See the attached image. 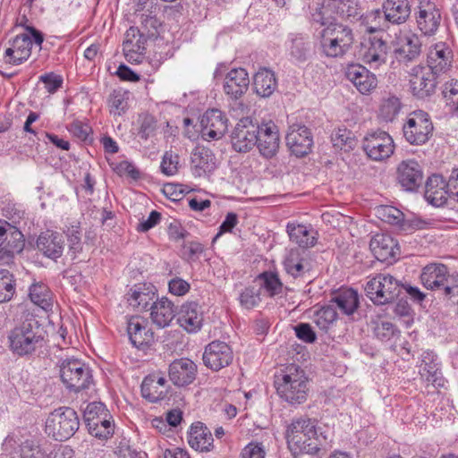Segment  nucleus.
Here are the masks:
<instances>
[{
    "label": "nucleus",
    "instance_id": "nucleus-18",
    "mask_svg": "<svg viewBox=\"0 0 458 458\" xmlns=\"http://www.w3.org/2000/svg\"><path fill=\"white\" fill-rule=\"evenodd\" d=\"M285 140L292 154L298 157L308 155L313 146V138L310 129L301 124L290 126Z\"/></svg>",
    "mask_w": 458,
    "mask_h": 458
},
{
    "label": "nucleus",
    "instance_id": "nucleus-20",
    "mask_svg": "<svg viewBox=\"0 0 458 458\" xmlns=\"http://www.w3.org/2000/svg\"><path fill=\"white\" fill-rule=\"evenodd\" d=\"M425 199L429 204L437 208L448 205L453 200L447 183L442 175L433 174L427 179Z\"/></svg>",
    "mask_w": 458,
    "mask_h": 458
},
{
    "label": "nucleus",
    "instance_id": "nucleus-38",
    "mask_svg": "<svg viewBox=\"0 0 458 458\" xmlns=\"http://www.w3.org/2000/svg\"><path fill=\"white\" fill-rule=\"evenodd\" d=\"M123 51L129 62H141V55L145 50L142 36L139 30L131 27L126 32V38L123 41Z\"/></svg>",
    "mask_w": 458,
    "mask_h": 458
},
{
    "label": "nucleus",
    "instance_id": "nucleus-1",
    "mask_svg": "<svg viewBox=\"0 0 458 458\" xmlns=\"http://www.w3.org/2000/svg\"><path fill=\"white\" fill-rule=\"evenodd\" d=\"M307 383L304 371L295 364L287 366L275 379L278 395L291 405L301 404L307 400Z\"/></svg>",
    "mask_w": 458,
    "mask_h": 458
},
{
    "label": "nucleus",
    "instance_id": "nucleus-41",
    "mask_svg": "<svg viewBox=\"0 0 458 458\" xmlns=\"http://www.w3.org/2000/svg\"><path fill=\"white\" fill-rule=\"evenodd\" d=\"M253 84L256 93L263 98L270 97L276 89L274 72L265 68L255 74Z\"/></svg>",
    "mask_w": 458,
    "mask_h": 458
},
{
    "label": "nucleus",
    "instance_id": "nucleus-28",
    "mask_svg": "<svg viewBox=\"0 0 458 458\" xmlns=\"http://www.w3.org/2000/svg\"><path fill=\"white\" fill-rule=\"evenodd\" d=\"M127 333L133 346L144 348L154 343V333L140 317H132L127 323Z\"/></svg>",
    "mask_w": 458,
    "mask_h": 458
},
{
    "label": "nucleus",
    "instance_id": "nucleus-61",
    "mask_svg": "<svg viewBox=\"0 0 458 458\" xmlns=\"http://www.w3.org/2000/svg\"><path fill=\"white\" fill-rule=\"evenodd\" d=\"M69 131L79 140H87L91 131V128L81 121H74L70 124Z\"/></svg>",
    "mask_w": 458,
    "mask_h": 458
},
{
    "label": "nucleus",
    "instance_id": "nucleus-10",
    "mask_svg": "<svg viewBox=\"0 0 458 458\" xmlns=\"http://www.w3.org/2000/svg\"><path fill=\"white\" fill-rule=\"evenodd\" d=\"M317 436V430L310 419L300 418L293 420L287 428L286 439L291 453L294 455L301 454L305 450L304 441L310 440V437Z\"/></svg>",
    "mask_w": 458,
    "mask_h": 458
},
{
    "label": "nucleus",
    "instance_id": "nucleus-13",
    "mask_svg": "<svg viewBox=\"0 0 458 458\" xmlns=\"http://www.w3.org/2000/svg\"><path fill=\"white\" fill-rule=\"evenodd\" d=\"M202 359L206 367L218 371L233 362V352L226 343L216 340L205 347Z\"/></svg>",
    "mask_w": 458,
    "mask_h": 458
},
{
    "label": "nucleus",
    "instance_id": "nucleus-53",
    "mask_svg": "<svg viewBox=\"0 0 458 458\" xmlns=\"http://www.w3.org/2000/svg\"><path fill=\"white\" fill-rule=\"evenodd\" d=\"M49 449L30 441H25L21 446V458H48Z\"/></svg>",
    "mask_w": 458,
    "mask_h": 458
},
{
    "label": "nucleus",
    "instance_id": "nucleus-9",
    "mask_svg": "<svg viewBox=\"0 0 458 458\" xmlns=\"http://www.w3.org/2000/svg\"><path fill=\"white\" fill-rule=\"evenodd\" d=\"M259 125L250 117L242 118L231 133L233 148L239 153H247L257 144Z\"/></svg>",
    "mask_w": 458,
    "mask_h": 458
},
{
    "label": "nucleus",
    "instance_id": "nucleus-55",
    "mask_svg": "<svg viewBox=\"0 0 458 458\" xmlns=\"http://www.w3.org/2000/svg\"><path fill=\"white\" fill-rule=\"evenodd\" d=\"M67 239L69 242V252L72 253V259L82 250L81 240V231L78 226H72L67 230Z\"/></svg>",
    "mask_w": 458,
    "mask_h": 458
},
{
    "label": "nucleus",
    "instance_id": "nucleus-60",
    "mask_svg": "<svg viewBox=\"0 0 458 458\" xmlns=\"http://www.w3.org/2000/svg\"><path fill=\"white\" fill-rule=\"evenodd\" d=\"M296 336L309 344L314 343L317 339L316 334L310 324L300 323L295 327Z\"/></svg>",
    "mask_w": 458,
    "mask_h": 458
},
{
    "label": "nucleus",
    "instance_id": "nucleus-26",
    "mask_svg": "<svg viewBox=\"0 0 458 458\" xmlns=\"http://www.w3.org/2000/svg\"><path fill=\"white\" fill-rule=\"evenodd\" d=\"M197 366L190 359L182 358L169 365L168 375L174 385L183 386L191 384L196 377Z\"/></svg>",
    "mask_w": 458,
    "mask_h": 458
},
{
    "label": "nucleus",
    "instance_id": "nucleus-62",
    "mask_svg": "<svg viewBox=\"0 0 458 458\" xmlns=\"http://www.w3.org/2000/svg\"><path fill=\"white\" fill-rule=\"evenodd\" d=\"M40 81L45 84V87L49 93L55 92L63 84L61 76L54 73H47L40 77Z\"/></svg>",
    "mask_w": 458,
    "mask_h": 458
},
{
    "label": "nucleus",
    "instance_id": "nucleus-6",
    "mask_svg": "<svg viewBox=\"0 0 458 458\" xmlns=\"http://www.w3.org/2000/svg\"><path fill=\"white\" fill-rule=\"evenodd\" d=\"M402 286L393 276L377 274L365 285L367 296L377 305L392 302L400 295Z\"/></svg>",
    "mask_w": 458,
    "mask_h": 458
},
{
    "label": "nucleus",
    "instance_id": "nucleus-57",
    "mask_svg": "<svg viewBox=\"0 0 458 458\" xmlns=\"http://www.w3.org/2000/svg\"><path fill=\"white\" fill-rule=\"evenodd\" d=\"M394 331L395 327L388 321L377 322L374 327L376 336L382 341L389 340L394 336Z\"/></svg>",
    "mask_w": 458,
    "mask_h": 458
},
{
    "label": "nucleus",
    "instance_id": "nucleus-30",
    "mask_svg": "<svg viewBox=\"0 0 458 458\" xmlns=\"http://www.w3.org/2000/svg\"><path fill=\"white\" fill-rule=\"evenodd\" d=\"M178 323L189 333H195L201 328L203 315L197 302L191 301L182 305L178 312Z\"/></svg>",
    "mask_w": 458,
    "mask_h": 458
},
{
    "label": "nucleus",
    "instance_id": "nucleus-50",
    "mask_svg": "<svg viewBox=\"0 0 458 458\" xmlns=\"http://www.w3.org/2000/svg\"><path fill=\"white\" fill-rule=\"evenodd\" d=\"M378 217L384 222L396 225L400 230L404 223V214L393 206H381L377 208Z\"/></svg>",
    "mask_w": 458,
    "mask_h": 458
},
{
    "label": "nucleus",
    "instance_id": "nucleus-22",
    "mask_svg": "<svg viewBox=\"0 0 458 458\" xmlns=\"http://www.w3.org/2000/svg\"><path fill=\"white\" fill-rule=\"evenodd\" d=\"M24 245L22 233L13 225L0 241V262L9 264L16 254L22 251Z\"/></svg>",
    "mask_w": 458,
    "mask_h": 458
},
{
    "label": "nucleus",
    "instance_id": "nucleus-3",
    "mask_svg": "<svg viewBox=\"0 0 458 458\" xmlns=\"http://www.w3.org/2000/svg\"><path fill=\"white\" fill-rule=\"evenodd\" d=\"M320 38L322 52L327 56L334 58L344 56L354 42L352 29L337 22L324 28Z\"/></svg>",
    "mask_w": 458,
    "mask_h": 458
},
{
    "label": "nucleus",
    "instance_id": "nucleus-11",
    "mask_svg": "<svg viewBox=\"0 0 458 458\" xmlns=\"http://www.w3.org/2000/svg\"><path fill=\"white\" fill-rule=\"evenodd\" d=\"M394 148L392 137L381 130L369 132L362 142V148L375 161L388 158L394 153Z\"/></svg>",
    "mask_w": 458,
    "mask_h": 458
},
{
    "label": "nucleus",
    "instance_id": "nucleus-52",
    "mask_svg": "<svg viewBox=\"0 0 458 458\" xmlns=\"http://www.w3.org/2000/svg\"><path fill=\"white\" fill-rule=\"evenodd\" d=\"M310 52V42L302 37H295L292 40L291 55L297 61H305Z\"/></svg>",
    "mask_w": 458,
    "mask_h": 458
},
{
    "label": "nucleus",
    "instance_id": "nucleus-4",
    "mask_svg": "<svg viewBox=\"0 0 458 458\" xmlns=\"http://www.w3.org/2000/svg\"><path fill=\"white\" fill-rule=\"evenodd\" d=\"M77 412L70 407H60L52 411L46 420V433L57 441L69 439L79 429Z\"/></svg>",
    "mask_w": 458,
    "mask_h": 458
},
{
    "label": "nucleus",
    "instance_id": "nucleus-7",
    "mask_svg": "<svg viewBox=\"0 0 458 458\" xmlns=\"http://www.w3.org/2000/svg\"><path fill=\"white\" fill-rule=\"evenodd\" d=\"M43 34L33 27H27L26 32L15 37L12 46L5 50V63L14 65L26 61L31 54V47L34 43L41 49Z\"/></svg>",
    "mask_w": 458,
    "mask_h": 458
},
{
    "label": "nucleus",
    "instance_id": "nucleus-31",
    "mask_svg": "<svg viewBox=\"0 0 458 458\" xmlns=\"http://www.w3.org/2000/svg\"><path fill=\"white\" fill-rule=\"evenodd\" d=\"M382 9L386 21L395 25L404 23L411 15L409 0H385Z\"/></svg>",
    "mask_w": 458,
    "mask_h": 458
},
{
    "label": "nucleus",
    "instance_id": "nucleus-15",
    "mask_svg": "<svg viewBox=\"0 0 458 458\" xmlns=\"http://www.w3.org/2000/svg\"><path fill=\"white\" fill-rule=\"evenodd\" d=\"M284 267L286 273L295 279H311L312 262L305 250L291 249L284 261Z\"/></svg>",
    "mask_w": 458,
    "mask_h": 458
},
{
    "label": "nucleus",
    "instance_id": "nucleus-23",
    "mask_svg": "<svg viewBox=\"0 0 458 458\" xmlns=\"http://www.w3.org/2000/svg\"><path fill=\"white\" fill-rule=\"evenodd\" d=\"M345 76L361 94L370 92L377 84V77L359 64H349L345 70Z\"/></svg>",
    "mask_w": 458,
    "mask_h": 458
},
{
    "label": "nucleus",
    "instance_id": "nucleus-19",
    "mask_svg": "<svg viewBox=\"0 0 458 458\" xmlns=\"http://www.w3.org/2000/svg\"><path fill=\"white\" fill-rule=\"evenodd\" d=\"M396 174L398 183L406 191H415L422 184L423 173L415 160L402 161L397 167Z\"/></svg>",
    "mask_w": 458,
    "mask_h": 458
},
{
    "label": "nucleus",
    "instance_id": "nucleus-43",
    "mask_svg": "<svg viewBox=\"0 0 458 458\" xmlns=\"http://www.w3.org/2000/svg\"><path fill=\"white\" fill-rule=\"evenodd\" d=\"M130 92L123 89H114L108 97L110 113L114 115H122L128 107Z\"/></svg>",
    "mask_w": 458,
    "mask_h": 458
},
{
    "label": "nucleus",
    "instance_id": "nucleus-8",
    "mask_svg": "<svg viewBox=\"0 0 458 458\" xmlns=\"http://www.w3.org/2000/svg\"><path fill=\"white\" fill-rule=\"evenodd\" d=\"M433 131V123L428 113L417 110L409 114L403 126L405 140L411 145L426 143Z\"/></svg>",
    "mask_w": 458,
    "mask_h": 458
},
{
    "label": "nucleus",
    "instance_id": "nucleus-12",
    "mask_svg": "<svg viewBox=\"0 0 458 458\" xmlns=\"http://www.w3.org/2000/svg\"><path fill=\"white\" fill-rule=\"evenodd\" d=\"M200 134L205 140H220L228 130V119L218 109L207 110L200 119Z\"/></svg>",
    "mask_w": 458,
    "mask_h": 458
},
{
    "label": "nucleus",
    "instance_id": "nucleus-16",
    "mask_svg": "<svg viewBox=\"0 0 458 458\" xmlns=\"http://www.w3.org/2000/svg\"><path fill=\"white\" fill-rule=\"evenodd\" d=\"M387 50L388 47L386 41L373 37L361 43L359 55L364 64L376 70L386 64Z\"/></svg>",
    "mask_w": 458,
    "mask_h": 458
},
{
    "label": "nucleus",
    "instance_id": "nucleus-64",
    "mask_svg": "<svg viewBox=\"0 0 458 458\" xmlns=\"http://www.w3.org/2000/svg\"><path fill=\"white\" fill-rule=\"evenodd\" d=\"M265 452L262 447L256 444H249L242 450L241 458H264Z\"/></svg>",
    "mask_w": 458,
    "mask_h": 458
},
{
    "label": "nucleus",
    "instance_id": "nucleus-35",
    "mask_svg": "<svg viewBox=\"0 0 458 458\" xmlns=\"http://www.w3.org/2000/svg\"><path fill=\"white\" fill-rule=\"evenodd\" d=\"M150 318L158 327L169 326L175 317L176 309L173 302L167 298L156 300L150 306Z\"/></svg>",
    "mask_w": 458,
    "mask_h": 458
},
{
    "label": "nucleus",
    "instance_id": "nucleus-17",
    "mask_svg": "<svg viewBox=\"0 0 458 458\" xmlns=\"http://www.w3.org/2000/svg\"><path fill=\"white\" fill-rule=\"evenodd\" d=\"M416 14L418 29L425 36L434 35L441 22V13L430 0H420Z\"/></svg>",
    "mask_w": 458,
    "mask_h": 458
},
{
    "label": "nucleus",
    "instance_id": "nucleus-32",
    "mask_svg": "<svg viewBox=\"0 0 458 458\" xmlns=\"http://www.w3.org/2000/svg\"><path fill=\"white\" fill-rule=\"evenodd\" d=\"M420 377L436 387L444 386V378L437 362V357L432 352H424L420 365Z\"/></svg>",
    "mask_w": 458,
    "mask_h": 458
},
{
    "label": "nucleus",
    "instance_id": "nucleus-24",
    "mask_svg": "<svg viewBox=\"0 0 458 458\" xmlns=\"http://www.w3.org/2000/svg\"><path fill=\"white\" fill-rule=\"evenodd\" d=\"M191 170L195 176L201 177L212 173L216 167V158L211 149L198 145L191 156Z\"/></svg>",
    "mask_w": 458,
    "mask_h": 458
},
{
    "label": "nucleus",
    "instance_id": "nucleus-27",
    "mask_svg": "<svg viewBox=\"0 0 458 458\" xmlns=\"http://www.w3.org/2000/svg\"><path fill=\"white\" fill-rule=\"evenodd\" d=\"M36 244L38 250L44 256L56 260L63 254L64 249V238L57 232L47 230L40 233Z\"/></svg>",
    "mask_w": 458,
    "mask_h": 458
},
{
    "label": "nucleus",
    "instance_id": "nucleus-47",
    "mask_svg": "<svg viewBox=\"0 0 458 458\" xmlns=\"http://www.w3.org/2000/svg\"><path fill=\"white\" fill-rule=\"evenodd\" d=\"M167 389H162L154 383L152 377H146L141 384L142 397L150 403H157L166 396Z\"/></svg>",
    "mask_w": 458,
    "mask_h": 458
},
{
    "label": "nucleus",
    "instance_id": "nucleus-54",
    "mask_svg": "<svg viewBox=\"0 0 458 458\" xmlns=\"http://www.w3.org/2000/svg\"><path fill=\"white\" fill-rule=\"evenodd\" d=\"M260 301V289L255 286L245 288L240 295V302L246 309L254 308Z\"/></svg>",
    "mask_w": 458,
    "mask_h": 458
},
{
    "label": "nucleus",
    "instance_id": "nucleus-36",
    "mask_svg": "<svg viewBox=\"0 0 458 458\" xmlns=\"http://www.w3.org/2000/svg\"><path fill=\"white\" fill-rule=\"evenodd\" d=\"M370 250L375 257L380 260H386L394 258L399 250L395 241L387 234H376L369 242Z\"/></svg>",
    "mask_w": 458,
    "mask_h": 458
},
{
    "label": "nucleus",
    "instance_id": "nucleus-33",
    "mask_svg": "<svg viewBox=\"0 0 458 458\" xmlns=\"http://www.w3.org/2000/svg\"><path fill=\"white\" fill-rule=\"evenodd\" d=\"M422 284L430 290H438L448 281V270L443 264H428L420 275Z\"/></svg>",
    "mask_w": 458,
    "mask_h": 458
},
{
    "label": "nucleus",
    "instance_id": "nucleus-58",
    "mask_svg": "<svg viewBox=\"0 0 458 458\" xmlns=\"http://www.w3.org/2000/svg\"><path fill=\"white\" fill-rule=\"evenodd\" d=\"M337 9L342 15L347 18H355L360 16V12L358 7V3L355 0H341Z\"/></svg>",
    "mask_w": 458,
    "mask_h": 458
},
{
    "label": "nucleus",
    "instance_id": "nucleus-40",
    "mask_svg": "<svg viewBox=\"0 0 458 458\" xmlns=\"http://www.w3.org/2000/svg\"><path fill=\"white\" fill-rule=\"evenodd\" d=\"M331 303H335L341 312L352 316L359 307V295L353 289H344L332 297Z\"/></svg>",
    "mask_w": 458,
    "mask_h": 458
},
{
    "label": "nucleus",
    "instance_id": "nucleus-42",
    "mask_svg": "<svg viewBox=\"0 0 458 458\" xmlns=\"http://www.w3.org/2000/svg\"><path fill=\"white\" fill-rule=\"evenodd\" d=\"M30 298L33 303L45 310L52 307V294L43 283L33 284L30 288Z\"/></svg>",
    "mask_w": 458,
    "mask_h": 458
},
{
    "label": "nucleus",
    "instance_id": "nucleus-34",
    "mask_svg": "<svg viewBox=\"0 0 458 458\" xmlns=\"http://www.w3.org/2000/svg\"><path fill=\"white\" fill-rule=\"evenodd\" d=\"M421 52V41L416 34H410L401 41L399 47L394 50V56L399 63L408 64L415 61Z\"/></svg>",
    "mask_w": 458,
    "mask_h": 458
},
{
    "label": "nucleus",
    "instance_id": "nucleus-49",
    "mask_svg": "<svg viewBox=\"0 0 458 458\" xmlns=\"http://www.w3.org/2000/svg\"><path fill=\"white\" fill-rule=\"evenodd\" d=\"M139 136L147 140L155 136L157 130V121L156 117L148 113H142L139 115Z\"/></svg>",
    "mask_w": 458,
    "mask_h": 458
},
{
    "label": "nucleus",
    "instance_id": "nucleus-46",
    "mask_svg": "<svg viewBox=\"0 0 458 458\" xmlns=\"http://www.w3.org/2000/svg\"><path fill=\"white\" fill-rule=\"evenodd\" d=\"M310 19L313 22L318 23L324 28L333 25L334 18L327 14L328 10H326L324 4L321 0H312L309 4Z\"/></svg>",
    "mask_w": 458,
    "mask_h": 458
},
{
    "label": "nucleus",
    "instance_id": "nucleus-25",
    "mask_svg": "<svg viewBox=\"0 0 458 458\" xmlns=\"http://www.w3.org/2000/svg\"><path fill=\"white\" fill-rule=\"evenodd\" d=\"M250 79L243 68L233 69L224 80V91L232 99L241 98L248 90Z\"/></svg>",
    "mask_w": 458,
    "mask_h": 458
},
{
    "label": "nucleus",
    "instance_id": "nucleus-14",
    "mask_svg": "<svg viewBox=\"0 0 458 458\" xmlns=\"http://www.w3.org/2000/svg\"><path fill=\"white\" fill-rule=\"evenodd\" d=\"M410 76V89L414 97L424 99L435 92L437 78L430 69L421 65L415 66Z\"/></svg>",
    "mask_w": 458,
    "mask_h": 458
},
{
    "label": "nucleus",
    "instance_id": "nucleus-44",
    "mask_svg": "<svg viewBox=\"0 0 458 458\" xmlns=\"http://www.w3.org/2000/svg\"><path fill=\"white\" fill-rule=\"evenodd\" d=\"M15 290L13 275L7 269H0V303L11 301L15 294Z\"/></svg>",
    "mask_w": 458,
    "mask_h": 458
},
{
    "label": "nucleus",
    "instance_id": "nucleus-39",
    "mask_svg": "<svg viewBox=\"0 0 458 458\" xmlns=\"http://www.w3.org/2000/svg\"><path fill=\"white\" fill-rule=\"evenodd\" d=\"M189 445L197 451L208 452L213 444L210 431L201 422L191 425L188 437Z\"/></svg>",
    "mask_w": 458,
    "mask_h": 458
},
{
    "label": "nucleus",
    "instance_id": "nucleus-21",
    "mask_svg": "<svg viewBox=\"0 0 458 458\" xmlns=\"http://www.w3.org/2000/svg\"><path fill=\"white\" fill-rule=\"evenodd\" d=\"M280 138L277 126L269 122L259 125L257 147L261 156L266 158L273 157L278 151Z\"/></svg>",
    "mask_w": 458,
    "mask_h": 458
},
{
    "label": "nucleus",
    "instance_id": "nucleus-45",
    "mask_svg": "<svg viewBox=\"0 0 458 458\" xmlns=\"http://www.w3.org/2000/svg\"><path fill=\"white\" fill-rule=\"evenodd\" d=\"M335 308L329 304L315 311L313 321L323 331H327L336 320Z\"/></svg>",
    "mask_w": 458,
    "mask_h": 458
},
{
    "label": "nucleus",
    "instance_id": "nucleus-5",
    "mask_svg": "<svg viewBox=\"0 0 458 458\" xmlns=\"http://www.w3.org/2000/svg\"><path fill=\"white\" fill-rule=\"evenodd\" d=\"M59 372L63 384L70 391L78 393L89 388L93 382L89 367L79 359L62 360L59 364Z\"/></svg>",
    "mask_w": 458,
    "mask_h": 458
},
{
    "label": "nucleus",
    "instance_id": "nucleus-63",
    "mask_svg": "<svg viewBox=\"0 0 458 458\" xmlns=\"http://www.w3.org/2000/svg\"><path fill=\"white\" fill-rule=\"evenodd\" d=\"M168 286L169 292L176 296L184 295L190 290V284L179 277L170 280Z\"/></svg>",
    "mask_w": 458,
    "mask_h": 458
},
{
    "label": "nucleus",
    "instance_id": "nucleus-56",
    "mask_svg": "<svg viewBox=\"0 0 458 458\" xmlns=\"http://www.w3.org/2000/svg\"><path fill=\"white\" fill-rule=\"evenodd\" d=\"M179 157L173 152L166 151L161 162V171L166 175H174L178 170Z\"/></svg>",
    "mask_w": 458,
    "mask_h": 458
},
{
    "label": "nucleus",
    "instance_id": "nucleus-48",
    "mask_svg": "<svg viewBox=\"0 0 458 458\" xmlns=\"http://www.w3.org/2000/svg\"><path fill=\"white\" fill-rule=\"evenodd\" d=\"M331 140L335 148L349 151L355 147V138L346 128H339L332 133Z\"/></svg>",
    "mask_w": 458,
    "mask_h": 458
},
{
    "label": "nucleus",
    "instance_id": "nucleus-51",
    "mask_svg": "<svg viewBox=\"0 0 458 458\" xmlns=\"http://www.w3.org/2000/svg\"><path fill=\"white\" fill-rule=\"evenodd\" d=\"M259 277L262 281V286L270 296H275L282 293L284 286L277 274L264 272Z\"/></svg>",
    "mask_w": 458,
    "mask_h": 458
},
{
    "label": "nucleus",
    "instance_id": "nucleus-59",
    "mask_svg": "<svg viewBox=\"0 0 458 458\" xmlns=\"http://www.w3.org/2000/svg\"><path fill=\"white\" fill-rule=\"evenodd\" d=\"M401 103L399 98L392 97L387 98L381 106V112L387 119L394 118L400 111Z\"/></svg>",
    "mask_w": 458,
    "mask_h": 458
},
{
    "label": "nucleus",
    "instance_id": "nucleus-2",
    "mask_svg": "<svg viewBox=\"0 0 458 458\" xmlns=\"http://www.w3.org/2000/svg\"><path fill=\"white\" fill-rule=\"evenodd\" d=\"M8 339L13 353L19 356L30 355L42 347L43 328L36 318H26L10 332Z\"/></svg>",
    "mask_w": 458,
    "mask_h": 458
},
{
    "label": "nucleus",
    "instance_id": "nucleus-37",
    "mask_svg": "<svg viewBox=\"0 0 458 458\" xmlns=\"http://www.w3.org/2000/svg\"><path fill=\"white\" fill-rule=\"evenodd\" d=\"M286 230L290 240L302 250L310 248L316 243L317 233L310 226L289 223Z\"/></svg>",
    "mask_w": 458,
    "mask_h": 458
},
{
    "label": "nucleus",
    "instance_id": "nucleus-29",
    "mask_svg": "<svg viewBox=\"0 0 458 458\" xmlns=\"http://www.w3.org/2000/svg\"><path fill=\"white\" fill-rule=\"evenodd\" d=\"M156 300V287L151 284H136L127 293L129 304L140 311L146 310Z\"/></svg>",
    "mask_w": 458,
    "mask_h": 458
}]
</instances>
